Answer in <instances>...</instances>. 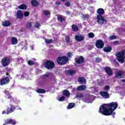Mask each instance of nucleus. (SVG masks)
I'll use <instances>...</instances> for the list:
<instances>
[{"instance_id":"f257e3e1","label":"nucleus","mask_w":125,"mask_h":125,"mask_svg":"<svg viewBox=\"0 0 125 125\" xmlns=\"http://www.w3.org/2000/svg\"><path fill=\"white\" fill-rule=\"evenodd\" d=\"M117 108L118 103L117 102L103 104L100 106L99 112L104 116H111L113 114V112Z\"/></svg>"},{"instance_id":"f03ea898","label":"nucleus","mask_w":125,"mask_h":125,"mask_svg":"<svg viewBox=\"0 0 125 125\" xmlns=\"http://www.w3.org/2000/svg\"><path fill=\"white\" fill-rule=\"evenodd\" d=\"M44 65L47 70H52L55 67V63L52 60H46L44 63Z\"/></svg>"},{"instance_id":"7ed1b4c3","label":"nucleus","mask_w":125,"mask_h":125,"mask_svg":"<svg viewBox=\"0 0 125 125\" xmlns=\"http://www.w3.org/2000/svg\"><path fill=\"white\" fill-rule=\"evenodd\" d=\"M116 56L119 62L120 63H125V53L123 51L117 52L116 53Z\"/></svg>"},{"instance_id":"20e7f679","label":"nucleus","mask_w":125,"mask_h":125,"mask_svg":"<svg viewBox=\"0 0 125 125\" xmlns=\"http://www.w3.org/2000/svg\"><path fill=\"white\" fill-rule=\"evenodd\" d=\"M68 57L66 56H62L58 57L57 59V62L59 65H65L68 62Z\"/></svg>"},{"instance_id":"39448f33","label":"nucleus","mask_w":125,"mask_h":125,"mask_svg":"<svg viewBox=\"0 0 125 125\" xmlns=\"http://www.w3.org/2000/svg\"><path fill=\"white\" fill-rule=\"evenodd\" d=\"M15 109H16V107H15V106L10 104V107H8L6 108V111L5 110L2 111V115H3V114H6L7 115H9V114H11V113H13V112L15 111Z\"/></svg>"},{"instance_id":"423d86ee","label":"nucleus","mask_w":125,"mask_h":125,"mask_svg":"<svg viewBox=\"0 0 125 125\" xmlns=\"http://www.w3.org/2000/svg\"><path fill=\"white\" fill-rule=\"evenodd\" d=\"M1 64L3 67H7L10 64V59L9 57H5L3 58L1 61Z\"/></svg>"},{"instance_id":"0eeeda50","label":"nucleus","mask_w":125,"mask_h":125,"mask_svg":"<svg viewBox=\"0 0 125 125\" xmlns=\"http://www.w3.org/2000/svg\"><path fill=\"white\" fill-rule=\"evenodd\" d=\"M97 23H98V24H100L101 25H103L107 23V21L105 20L104 17H103L102 15H98L97 17Z\"/></svg>"},{"instance_id":"6e6552de","label":"nucleus","mask_w":125,"mask_h":125,"mask_svg":"<svg viewBox=\"0 0 125 125\" xmlns=\"http://www.w3.org/2000/svg\"><path fill=\"white\" fill-rule=\"evenodd\" d=\"M96 46L97 48H102L104 47V42L102 40H97L96 42Z\"/></svg>"},{"instance_id":"1a4fd4ad","label":"nucleus","mask_w":125,"mask_h":125,"mask_svg":"<svg viewBox=\"0 0 125 125\" xmlns=\"http://www.w3.org/2000/svg\"><path fill=\"white\" fill-rule=\"evenodd\" d=\"M9 82H10L9 78L6 77L1 80L0 84L1 85H4V84H7V83H9Z\"/></svg>"},{"instance_id":"9d476101","label":"nucleus","mask_w":125,"mask_h":125,"mask_svg":"<svg viewBox=\"0 0 125 125\" xmlns=\"http://www.w3.org/2000/svg\"><path fill=\"white\" fill-rule=\"evenodd\" d=\"M84 61V58L83 56H80L75 59V61L77 64H82Z\"/></svg>"},{"instance_id":"9b49d317","label":"nucleus","mask_w":125,"mask_h":125,"mask_svg":"<svg viewBox=\"0 0 125 125\" xmlns=\"http://www.w3.org/2000/svg\"><path fill=\"white\" fill-rule=\"evenodd\" d=\"M104 70L108 76H113V71L111 69V67L106 66L104 68Z\"/></svg>"},{"instance_id":"f8f14e48","label":"nucleus","mask_w":125,"mask_h":125,"mask_svg":"<svg viewBox=\"0 0 125 125\" xmlns=\"http://www.w3.org/2000/svg\"><path fill=\"white\" fill-rule=\"evenodd\" d=\"M100 95L101 96L105 99L109 98V93L107 91H101L100 92Z\"/></svg>"},{"instance_id":"ddd939ff","label":"nucleus","mask_w":125,"mask_h":125,"mask_svg":"<svg viewBox=\"0 0 125 125\" xmlns=\"http://www.w3.org/2000/svg\"><path fill=\"white\" fill-rule=\"evenodd\" d=\"M65 73L66 75H68L69 76H74L77 71L75 70H72L71 69L65 70Z\"/></svg>"},{"instance_id":"4468645a","label":"nucleus","mask_w":125,"mask_h":125,"mask_svg":"<svg viewBox=\"0 0 125 125\" xmlns=\"http://www.w3.org/2000/svg\"><path fill=\"white\" fill-rule=\"evenodd\" d=\"M5 124L6 125H16V121L13 119H7L5 121Z\"/></svg>"},{"instance_id":"2eb2a0df","label":"nucleus","mask_w":125,"mask_h":125,"mask_svg":"<svg viewBox=\"0 0 125 125\" xmlns=\"http://www.w3.org/2000/svg\"><path fill=\"white\" fill-rule=\"evenodd\" d=\"M75 39L77 42H83L84 40V37L83 35H75Z\"/></svg>"},{"instance_id":"dca6fc26","label":"nucleus","mask_w":125,"mask_h":125,"mask_svg":"<svg viewBox=\"0 0 125 125\" xmlns=\"http://www.w3.org/2000/svg\"><path fill=\"white\" fill-rule=\"evenodd\" d=\"M115 76L117 79H122L124 77V72L122 70H119L116 73Z\"/></svg>"},{"instance_id":"f3484780","label":"nucleus","mask_w":125,"mask_h":125,"mask_svg":"<svg viewBox=\"0 0 125 125\" xmlns=\"http://www.w3.org/2000/svg\"><path fill=\"white\" fill-rule=\"evenodd\" d=\"M23 17H24V16H23V13H22L21 10H19L17 12V18L18 19H23Z\"/></svg>"},{"instance_id":"a211bd4d","label":"nucleus","mask_w":125,"mask_h":125,"mask_svg":"<svg viewBox=\"0 0 125 125\" xmlns=\"http://www.w3.org/2000/svg\"><path fill=\"white\" fill-rule=\"evenodd\" d=\"M85 89H86V85H81L77 88V91H83V90Z\"/></svg>"},{"instance_id":"6ab92c4d","label":"nucleus","mask_w":125,"mask_h":125,"mask_svg":"<svg viewBox=\"0 0 125 125\" xmlns=\"http://www.w3.org/2000/svg\"><path fill=\"white\" fill-rule=\"evenodd\" d=\"M32 6H34V7H37L38 5H40V2L37 0H32L31 1Z\"/></svg>"},{"instance_id":"aec40b11","label":"nucleus","mask_w":125,"mask_h":125,"mask_svg":"<svg viewBox=\"0 0 125 125\" xmlns=\"http://www.w3.org/2000/svg\"><path fill=\"white\" fill-rule=\"evenodd\" d=\"M97 12L99 14L98 15H103L105 13V11L104 9L100 8L97 9Z\"/></svg>"},{"instance_id":"412c9836","label":"nucleus","mask_w":125,"mask_h":125,"mask_svg":"<svg viewBox=\"0 0 125 125\" xmlns=\"http://www.w3.org/2000/svg\"><path fill=\"white\" fill-rule=\"evenodd\" d=\"M2 25L3 27H9L11 25V23L10 21H5L2 22Z\"/></svg>"},{"instance_id":"4be33fe9","label":"nucleus","mask_w":125,"mask_h":125,"mask_svg":"<svg viewBox=\"0 0 125 125\" xmlns=\"http://www.w3.org/2000/svg\"><path fill=\"white\" fill-rule=\"evenodd\" d=\"M104 52H111L112 51V47L107 46L104 48Z\"/></svg>"},{"instance_id":"5701e85b","label":"nucleus","mask_w":125,"mask_h":125,"mask_svg":"<svg viewBox=\"0 0 125 125\" xmlns=\"http://www.w3.org/2000/svg\"><path fill=\"white\" fill-rule=\"evenodd\" d=\"M71 27L73 32H78L79 31V27L77 24H73Z\"/></svg>"},{"instance_id":"b1692460","label":"nucleus","mask_w":125,"mask_h":125,"mask_svg":"<svg viewBox=\"0 0 125 125\" xmlns=\"http://www.w3.org/2000/svg\"><path fill=\"white\" fill-rule=\"evenodd\" d=\"M78 82L79 83H86V82L85 81V79L83 77H79L78 78Z\"/></svg>"},{"instance_id":"393cba45","label":"nucleus","mask_w":125,"mask_h":125,"mask_svg":"<svg viewBox=\"0 0 125 125\" xmlns=\"http://www.w3.org/2000/svg\"><path fill=\"white\" fill-rule=\"evenodd\" d=\"M12 44L15 45L18 43V40H17V38L13 37L11 39Z\"/></svg>"},{"instance_id":"a878e982","label":"nucleus","mask_w":125,"mask_h":125,"mask_svg":"<svg viewBox=\"0 0 125 125\" xmlns=\"http://www.w3.org/2000/svg\"><path fill=\"white\" fill-rule=\"evenodd\" d=\"M18 8H19V9H22V10H26V9H27V6H26V5L25 4H22L20 5L18 7Z\"/></svg>"},{"instance_id":"bb28decb","label":"nucleus","mask_w":125,"mask_h":125,"mask_svg":"<svg viewBox=\"0 0 125 125\" xmlns=\"http://www.w3.org/2000/svg\"><path fill=\"white\" fill-rule=\"evenodd\" d=\"M63 95L66 97L70 96V92L68 90H64L63 92Z\"/></svg>"},{"instance_id":"cd10ccee","label":"nucleus","mask_w":125,"mask_h":125,"mask_svg":"<svg viewBox=\"0 0 125 125\" xmlns=\"http://www.w3.org/2000/svg\"><path fill=\"white\" fill-rule=\"evenodd\" d=\"M7 99H9L10 102H12V101H14V99L12 97V96L11 95H9V96H7L5 97Z\"/></svg>"},{"instance_id":"c85d7f7f","label":"nucleus","mask_w":125,"mask_h":125,"mask_svg":"<svg viewBox=\"0 0 125 125\" xmlns=\"http://www.w3.org/2000/svg\"><path fill=\"white\" fill-rule=\"evenodd\" d=\"M75 97H76V98H77V99L83 98V95L82 93L76 94Z\"/></svg>"},{"instance_id":"c756f323","label":"nucleus","mask_w":125,"mask_h":125,"mask_svg":"<svg viewBox=\"0 0 125 125\" xmlns=\"http://www.w3.org/2000/svg\"><path fill=\"white\" fill-rule=\"evenodd\" d=\"M58 21H59V22H63L66 20L65 18L61 17V16H58L57 19Z\"/></svg>"},{"instance_id":"7c9ffc66","label":"nucleus","mask_w":125,"mask_h":125,"mask_svg":"<svg viewBox=\"0 0 125 125\" xmlns=\"http://www.w3.org/2000/svg\"><path fill=\"white\" fill-rule=\"evenodd\" d=\"M38 93H45L46 91L44 89H38L36 90Z\"/></svg>"},{"instance_id":"2f4dec72","label":"nucleus","mask_w":125,"mask_h":125,"mask_svg":"<svg viewBox=\"0 0 125 125\" xmlns=\"http://www.w3.org/2000/svg\"><path fill=\"white\" fill-rule=\"evenodd\" d=\"M74 106H75V104L73 103H69L68 104L67 109H72V108H74Z\"/></svg>"},{"instance_id":"473e14b6","label":"nucleus","mask_w":125,"mask_h":125,"mask_svg":"<svg viewBox=\"0 0 125 125\" xmlns=\"http://www.w3.org/2000/svg\"><path fill=\"white\" fill-rule=\"evenodd\" d=\"M42 13L45 16L50 15V12L49 11L44 10L42 11Z\"/></svg>"},{"instance_id":"72a5a7b5","label":"nucleus","mask_w":125,"mask_h":125,"mask_svg":"<svg viewBox=\"0 0 125 125\" xmlns=\"http://www.w3.org/2000/svg\"><path fill=\"white\" fill-rule=\"evenodd\" d=\"M65 42L66 43H69L70 42V36L68 35H67L65 36Z\"/></svg>"},{"instance_id":"f704fd0d","label":"nucleus","mask_w":125,"mask_h":125,"mask_svg":"<svg viewBox=\"0 0 125 125\" xmlns=\"http://www.w3.org/2000/svg\"><path fill=\"white\" fill-rule=\"evenodd\" d=\"M26 27L27 29H31L32 28V22H28L26 24Z\"/></svg>"},{"instance_id":"c9c22d12","label":"nucleus","mask_w":125,"mask_h":125,"mask_svg":"<svg viewBox=\"0 0 125 125\" xmlns=\"http://www.w3.org/2000/svg\"><path fill=\"white\" fill-rule=\"evenodd\" d=\"M88 36L90 39H93L94 38V34L92 32L88 33Z\"/></svg>"},{"instance_id":"e433bc0d","label":"nucleus","mask_w":125,"mask_h":125,"mask_svg":"<svg viewBox=\"0 0 125 125\" xmlns=\"http://www.w3.org/2000/svg\"><path fill=\"white\" fill-rule=\"evenodd\" d=\"M53 42V40L52 39H48L45 40V43H51Z\"/></svg>"},{"instance_id":"4c0bfd02","label":"nucleus","mask_w":125,"mask_h":125,"mask_svg":"<svg viewBox=\"0 0 125 125\" xmlns=\"http://www.w3.org/2000/svg\"><path fill=\"white\" fill-rule=\"evenodd\" d=\"M66 56H67V58H71V57L73 56V54L71 52H69L66 54Z\"/></svg>"},{"instance_id":"58836bf2","label":"nucleus","mask_w":125,"mask_h":125,"mask_svg":"<svg viewBox=\"0 0 125 125\" xmlns=\"http://www.w3.org/2000/svg\"><path fill=\"white\" fill-rule=\"evenodd\" d=\"M4 94H5L6 96H8L9 95H10L11 93H9V91H7L6 90H5L4 91Z\"/></svg>"},{"instance_id":"ea45409f","label":"nucleus","mask_w":125,"mask_h":125,"mask_svg":"<svg viewBox=\"0 0 125 125\" xmlns=\"http://www.w3.org/2000/svg\"><path fill=\"white\" fill-rule=\"evenodd\" d=\"M27 62L28 65H30V66H32V65H34V64H35V62L31 60L28 61Z\"/></svg>"},{"instance_id":"a19ab883","label":"nucleus","mask_w":125,"mask_h":125,"mask_svg":"<svg viewBox=\"0 0 125 125\" xmlns=\"http://www.w3.org/2000/svg\"><path fill=\"white\" fill-rule=\"evenodd\" d=\"M50 75V74H49V73L46 74L42 76V79H44L46 78H47V77H49Z\"/></svg>"},{"instance_id":"79ce46f5","label":"nucleus","mask_w":125,"mask_h":125,"mask_svg":"<svg viewBox=\"0 0 125 125\" xmlns=\"http://www.w3.org/2000/svg\"><path fill=\"white\" fill-rule=\"evenodd\" d=\"M104 89L105 91H108V90H110V86L109 85H105Z\"/></svg>"},{"instance_id":"37998d69","label":"nucleus","mask_w":125,"mask_h":125,"mask_svg":"<svg viewBox=\"0 0 125 125\" xmlns=\"http://www.w3.org/2000/svg\"><path fill=\"white\" fill-rule=\"evenodd\" d=\"M64 5H65V6H67V7H70L71 6V2L67 1L64 4Z\"/></svg>"},{"instance_id":"c03bdc74","label":"nucleus","mask_w":125,"mask_h":125,"mask_svg":"<svg viewBox=\"0 0 125 125\" xmlns=\"http://www.w3.org/2000/svg\"><path fill=\"white\" fill-rule=\"evenodd\" d=\"M110 40H117V36L115 35H112L109 38Z\"/></svg>"},{"instance_id":"a18cd8bd","label":"nucleus","mask_w":125,"mask_h":125,"mask_svg":"<svg viewBox=\"0 0 125 125\" xmlns=\"http://www.w3.org/2000/svg\"><path fill=\"white\" fill-rule=\"evenodd\" d=\"M23 14L24 16H25V17H28V16L30 15V13L28 11H25Z\"/></svg>"},{"instance_id":"49530a36","label":"nucleus","mask_w":125,"mask_h":125,"mask_svg":"<svg viewBox=\"0 0 125 125\" xmlns=\"http://www.w3.org/2000/svg\"><path fill=\"white\" fill-rule=\"evenodd\" d=\"M104 81H100L98 83V85H104Z\"/></svg>"},{"instance_id":"de8ad7c7","label":"nucleus","mask_w":125,"mask_h":125,"mask_svg":"<svg viewBox=\"0 0 125 125\" xmlns=\"http://www.w3.org/2000/svg\"><path fill=\"white\" fill-rule=\"evenodd\" d=\"M102 61V60L100 58H97L96 59V62H98L99 63L101 62Z\"/></svg>"},{"instance_id":"09e8293b","label":"nucleus","mask_w":125,"mask_h":125,"mask_svg":"<svg viewBox=\"0 0 125 125\" xmlns=\"http://www.w3.org/2000/svg\"><path fill=\"white\" fill-rule=\"evenodd\" d=\"M59 101H61V102L65 101V98H64V96H62V97H61L59 99Z\"/></svg>"},{"instance_id":"8fccbe9b","label":"nucleus","mask_w":125,"mask_h":125,"mask_svg":"<svg viewBox=\"0 0 125 125\" xmlns=\"http://www.w3.org/2000/svg\"><path fill=\"white\" fill-rule=\"evenodd\" d=\"M40 26H41V25L40 24V23L37 22L35 24V25H34V27L35 28H39V27H40Z\"/></svg>"},{"instance_id":"3c124183","label":"nucleus","mask_w":125,"mask_h":125,"mask_svg":"<svg viewBox=\"0 0 125 125\" xmlns=\"http://www.w3.org/2000/svg\"><path fill=\"white\" fill-rule=\"evenodd\" d=\"M83 19H86V18H87V15H83Z\"/></svg>"},{"instance_id":"603ef678","label":"nucleus","mask_w":125,"mask_h":125,"mask_svg":"<svg viewBox=\"0 0 125 125\" xmlns=\"http://www.w3.org/2000/svg\"><path fill=\"white\" fill-rule=\"evenodd\" d=\"M56 4L57 5H60V4H61V3L60 2L57 1V2H56Z\"/></svg>"},{"instance_id":"864d4df0","label":"nucleus","mask_w":125,"mask_h":125,"mask_svg":"<svg viewBox=\"0 0 125 125\" xmlns=\"http://www.w3.org/2000/svg\"><path fill=\"white\" fill-rule=\"evenodd\" d=\"M123 52V53H124V54H125V50H122Z\"/></svg>"},{"instance_id":"5fc2aeb1","label":"nucleus","mask_w":125,"mask_h":125,"mask_svg":"<svg viewBox=\"0 0 125 125\" xmlns=\"http://www.w3.org/2000/svg\"><path fill=\"white\" fill-rule=\"evenodd\" d=\"M122 82H123V83H125V79L123 80Z\"/></svg>"},{"instance_id":"6e6d98bb","label":"nucleus","mask_w":125,"mask_h":125,"mask_svg":"<svg viewBox=\"0 0 125 125\" xmlns=\"http://www.w3.org/2000/svg\"><path fill=\"white\" fill-rule=\"evenodd\" d=\"M119 42L118 41H116L115 42V43H118Z\"/></svg>"},{"instance_id":"4d7b16f0","label":"nucleus","mask_w":125,"mask_h":125,"mask_svg":"<svg viewBox=\"0 0 125 125\" xmlns=\"http://www.w3.org/2000/svg\"><path fill=\"white\" fill-rule=\"evenodd\" d=\"M18 110H21V107H19V108H18Z\"/></svg>"},{"instance_id":"13d9d810","label":"nucleus","mask_w":125,"mask_h":125,"mask_svg":"<svg viewBox=\"0 0 125 125\" xmlns=\"http://www.w3.org/2000/svg\"><path fill=\"white\" fill-rule=\"evenodd\" d=\"M93 48V47H90V49H92Z\"/></svg>"},{"instance_id":"bf43d9fd","label":"nucleus","mask_w":125,"mask_h":125,"mask_svg":"<svg viewBox=\"0 0 125 125\" xmlns=\"http://www.w3.org/2000/svg\"><path fill=\"white\" fill-rule=\"evenodd\" d=\"M116 64L117 65H119V63L118 62H116Z\"/></svg>"},{"instance_id":"052dcab7","label":"nucleus","mask_w":125,"mask_h":125,"mask_svg":"<svg viewBox=\"0 0 125 125\" xmlns=\"http://www.w3.org/2000/svg\"><path fill=\"white\" fill-rule=\"evenodd\" d=\"M7 125V124H5H5H3V125Z\"/></svg>"},{"instance_id":"680f3d73","label":"nucleus","mask_w":125,"mask_h":125,"mask_svg":"<svg viewBox=\"0 0 125 125\" xmlns=\"http://www.w3.org/2000/svg\"><path fill=\"white\" fill-rule=\"evenodd\" d=\"M66 0H62V1H65Z\"/></svg>"},{"instance_id":"e2e57ef3","label":"nucleus","mask_w":125,"mask_h":125,"mask_svg":"<svg viewBox=\"0 0 125 125\" xmlns=\"http://www.w3.org/2000/svg\"><path fill=\"white\" fill-rule=\"evenodd\" d=\"M56 40H57V39H55L54 40V41H56Z\"/></svg>"},{"instance_id":"0e129e2a","label":"nucleus","mask_w":125,"mask_h":125,"mask_svg":"<svg viewBox=\"0 0 125 125\" xmlns=\"http://www.w3.org/2000/svg\"><path fill=\"white\" fill-rule=\"evenodd\" d=\"M55 82H56V80H55Z\"/></svg>"}]
</instances>
